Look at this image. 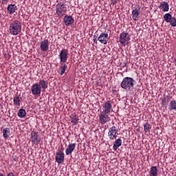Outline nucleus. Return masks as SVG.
<instances>
[{"label": "nucleus", "instance_id": "obj_13", "mask_svg": "<svg viewBox=\"0 0 176 176\" xmlns=\"http://www.w3.org/2000/svg\"><path fill=\"white\" fill-rule=\"evenodd\" d=\"M98 41L103 45H107L108 43V33H101L98 38Z\"/></svg>", "mask_w": 176, "mask_h": 176}, {"label": "nucleus", "instance_id": "obj_37", "mask_svg": "<svg viewBox=\"0 0 176 176\" xmlns=\"http://www.w3.org/2000/svg\"><path fill=\"white\" fill-rule=\"evenodd\" d=\"M94 42H96V39H94Z\"/></svg>", "mask_w": 176, "mask_h": 176}, {"label": "nucleus", "instance_id": "obj_5", "mask_svg": "<svg viewBox=\"0 0 176 176\" xmlns=\"http://www.w3.org/2000/svg\"><path fill=\"white\" fill-rule=\"evenodd\" d=\"M108 137L111 141L118 138V128L116 126H113L109 129Z\"/></svg>", "mask_w": 176, "mask_h": 176}, {"label": "nucleus", "instance_id": "obj_29", "mask_svg": "<svg viewBox=\"0 0 176 176\" xmlns=\"http://www.w3.org/2000/svg\"><path fill=\"white\" fill-rule=\"evenodd\" d=\"M144 131L145 133H150L151 132V129H152V126L151 124L148 122H146L145 124L144 125Z\"/></svg>", "mask_w": 176, "mask_h": 176}, {"label": "nucleus", "instance_id": "obj_20", "mask_svg": "<svg viewBox=\"0 0 176 176\" xmlns=\"http://www.w3.org/2000/svg\"><path fill=\"white\" fill-rule=\"evenodd\" d=\"M122 146V139L118 138L117 140H116V141L113 143V149L115 152H116V151H118V148Z\"/></svg>", "mask_w": 176, "mask_h": 176}, {"label": "nucleus", "instance_id": "obj_33", "mask_svg": "<svg viewBox=\"0 0 176 176\" xmlns=\"http://www.w3.org/2000/svg\"><path fill=\"white\" fill-rule=\"evenodd\" d=\"M6 176H14V174L12 172H10L9 173L7 174Z\"/></svg>", "mask_w": 176, "mask_h": 176}, {"label": "nucleus", "instance_id": "obj_10", "mask_svg": "<svg viewBox=\"0 0 176 176\" xmlns=\"http://www.w3.org/2000/svg\"><path fill=\"white\" fill-rule=\"evenodd\" d=\"M60 63H65L68 60V50L63 49L59 53Z\"/></svg>", "mask_w": 176, "mask_h": 176}, {"label": "nucleus", "instance_id": "obj_31", "mask_svg": "<svg viewBox=\"0 0 176 176\" xmlns=\"http://www.w3.org/2000/svg\"><path fill=\"white\" fill-rule=\"evenodd\" d=\"M167 102H168V99H166V98H164L162 101V105H166L167 104Z\"/></svg>", "mask_w": 176, "mask_h": 176}, {"label": "nucleus", "instance_id": "obj_1", "mask_svg": "<svg viewBox=\"0 0 176 176\" xmlns=\"http://www.w3.org/2000/svg\"><path fill=\"white\" fill-rule=\"evenodd\" d=\"M8 32L10 35L14 36L19 35L21 32V22L19 20L12 21L9 25Z\"/></svg>", "mask_w": 176, "mask_h": 176}, {"label": "nucleus", "instance_id": "obj_16", "mask_svg": "<svg viewBox=\"0 0 176 176\" xmlns=\"http://www.w3.org/2000/svg\"><path fill=\"white\" fill-rule=\"evenodd\" d=\"M74 21L75 20L72 16L66 15L63 19V23H65V25L67 27L71 25V24H74Z\"/></svg>", "mask_w": 176, "mask_h": 176}, {"label": "nucleus", "instance_id": "obj_35", "mask_svg": "<svg viewBox=\"0 0 176 176\" xmlns=\"http://www.w3.org/2000/svg\"><path fill=\"white\" fill-rule=\"evenodd\" d=\"M0 176H3V174L2 173H0Z\"/></svg>", "mask_w": 176, "mask_h": 176}, {"label": "nucleus", "instance_id": "obj_28", "mask_svg": "<svg viewBox=\"0 0 176 176\" xmlns=\"http://www.w3.org/2000/svg\"><path fill=\"white\" fill-rule=\"evenodd\" d=\"M171 19H173V16L170 13H166L164 15V20L166 23L171 21Z\"/></svg>", "mask_w": 176, "mask_h": 176}, {"label": "nucleus", "instance_id": "obj_34", "mask_svg": "<svg viewBox=\"0 0 176 176\" xmlns=\"http://www.w3.org/2000/svg\"><path fill=\"white\" fill-rule=\"evenodd\" d=\"M126 65H127V63H124V67H126Z\"/></svg>", "mask_w": 176, "mask_h": 176}, {"label": "nucleus", "instance_id": "obj_19", "mask_svg": "<svg viewBox=\"0 0 176 176\" xmlns=\"http://www.w3.org/2000/svg\"><path fill=\"white\" fill-rule=\"evenodd\" d=\"M17 10V6L14 4H10L7 7V12L9 14H13Z\"/></svg>", "mask_w": 176, "mask_h": 176}, {"label": "nucleus", "instance_id": "obj_22", "mask_svg": "<svg viewBox=\"0 0 176 176\" xmlns=\"http://www.w3.org/2000/svg\"><path fill=\"white\" fill-rule=\"evenodd\" d=\"M149 176H158L157 167L151 166L149 171Z\"/></svg>", "mask_w": 176, "mask_h": 176}, {"label": "nucleus", "instance_id": "obj_27", "mask_svg": "<svg viewBox=\"0 0 176 176\" xmlns=\"http://www.w3.org/2000/svg\"><path fill=\"white\" fill-rule=\"evenodd\" d=\"M169 111H176V102L175 100H171L169 103Z\"/></svg>", "mask_w": 176, "mask_h": 176}, {"label": "nucleus", "instance_id": "obj_23", "mask_svg": "<svg viewBox=\"0 0 176 176\" xmlns=\"http://www.w3.org/2000/svg\"><path fill=\"white\" fill-rule=\"evenodd\" d=\"M13 102L15 107H20V104H21V98L19 96H15L13 99Z\"/></svg>", "mask_w": 176, "mask_h": 176}, {"label": "nucleus", "instance_id": "obj_15", "mask_svg": "<svg viewBox=\"0 0 176 176\" xmlns=\"http://www.w3.org/2000/svg\"><path fill=\"white\" fill-rule=\"evenodd\" d=\"M75 148H76V144L72 143L67 146V148L65 150V154L67 156H69L74 151H75Z\"/></svg>", "mask_w": 176, "mask_h": 176}, {"label": "nucleus", "instance_id": "obj_4", "mask_svg": "<svg viewBox=\"0 0 176 176\" xmlns=\"http://www.w3.org/2000/svg\"><path fill=\"white\" fill-rule=\"evenodd\" d=\"M119 42L122 46H126L129 45V42H130V34L126 32H122L120 34Z\"/></svg>", "mask_w": 176, "mask_h": 176}, {"label": "nucleus", "instance_id": "obj_9", "mask_svg": "<svg viewBox=\"0 0 176 176\" xmlns=\"http://www.w3.org/2000/svg\"><path fill=\"white\" fill-rule=\"evenodd\" d=\"M140 14H141V8L138 6L132 10V19L134 21H137L140 19Z\"/></svg>", "mask_w": 176, "mask_h": 176}, {"label": "nucleus", "instance_id": "obj_11", "mask_svg": "<svg viewBox=\"0 0 176 176\" xmlns=\"http://www.w3.org/2000/svg\"><path fill=\"white\" fill-rule=\"evenodd\" d=\"M30 140L34 145H39V142H41V137H39L36 131L31 133Z\"/></svg>", "mask_w": 176, "mask_h": 176}, {"label": "nucleus", "instance_id": "obj_2", "mask_svg": "<svg viewBox=\"0 0 176 176\" xmlns=\"http://www.w3.org/2000/svg\"><path fill=\"white\" fill-rule=\"evenodd\" d=\"M134 86V79L131 77H125L121 82L120 87L124 90H130Z\"/></svg>", "mask_w": 176, "mask_h": 176}, {"label": "nucleus", "instance_id": "obj_26", "mask_svg": "<svg viewBox=\"0 0 176 176\" xmlns=\"http://www.w3.org/2000/svg\"><path fill=\"white\" fill-rule=\"evenodd\" d=\"M19 118H25V115H27V112L25 111V109H20L17 113Z\"/></svg>", "mask_w": 176, "mask_h": 176}, {"label": "nucleus", "instance_id": "obj_24", "mask_svg": "<svg viewBox=\"0 0 176 176\" xmlns=\"http://www.w3.org/2000/svg\"><path fill=\"white\" fill-rule=\"evenodd\" d=\"M70 119L72 120L71 122L73 123L74 126H76V124H78L79 118H78V116H76V114H72L70 116Z\"/></svg>", "mask_w": 176, "mask_h": 176}, {"label": "nucleus", "instance_id": "obj_25", "mask_svg": "<svg viewBox=\"0 0 176 176\" xmlns=\"http://www.w3.org/2000/svg\"><path fill=\"white\" fill-rule=\"evenodd\" d=\"M10 135V129L9 128H5L3 129V137L4 138H9V136Z\"/></svg>", "mask_w": 176, "mask_h": 176}, {"label": "nucleus", "instance_id": "obj_14", "mask_svg": "<svg viewBox=\"0 0 176 176\" xmlns=\"http://www.w3.org/2000/svg\"><path fill=\"white\" fill-rule=\"evenodd\" d=\"M55 160L58 164H61L64 162V153L63 151H58L56 153Z\"/></svg>", "mask_w": 176, "mask_h": 176}, {"label": "nucleus", "instance_id": "obj_32", "mask_svg": "<svg viewBox=\"0 0 176 176\" xmlns=\"http://www.w3.org/2000/svg\"><path fill=\"white\" fill-rule=\"evenodd\" d=\"M111 2L113 5H116V3H118V0H111Z\"/></svg>", "mask_w": 176, "mask_h": 176}, {"label": "nucleus", "instance_id": "obj_18", "mask_svg": "<svg viewBox=\"0 0 176 176\" xmlns=\"http://www.w3.org/2000/svg\"><path fill=\"white\" fill-rule=\"evenodd\" d=\"M158 8L159 9L162 10V12H168V10H170V6L166 1L161 2Z\"/></svg>", "mask_w": 176, "mask_h": 176}, {"label": "nucleus", "instance_id": "obj_3", "mask_svg": "<svg viewBox=\"0 0 176 176\" xmlns=\"http://www.w3.org/2000/svg\"><path fill=\"white\" fill-rule=\"evenodd\" d=\"M67 13V6L63 3H58L56 5V14L58 17H63Z\"/></svg>", "mask_w": 176, "mask_h": 176}, {"label": "nucleus", "instance_id": "obj_7", "mask_svg": "<svg viewBox=\"0 0 176 176\" xmlns=\"http://www.w3.org/2000/svg\"><path fill=\"white\" fill-rule=\"evenodd\" d=\"M99 120L101 124H105L111 121V117L109 116V114L101 112L99 115Z\"/></svg>", "mask_w": 176, "mask_h": 176}, {"label": "nucleus", "instance_id": "obj_36", "mask_svg": "<svg viewBox=\"0 0 176 176\" xmlns=\"http://www.w3.org/2000/svg\"><path fill=\"white\" fill-rule=\"evenodd\" d=\"M3 2H6V1H9V0H2Z\"/></svg>", "mask_w": 176, "mask_h": 176}, {"label": "nucleus", "instance_id": "obj_8", "mask_svg": "<svg viewBox=\"0 0 176 176\" xmlns=\"http://www.w3.org/2000/svg\"><path fill=\"white\" fill-rule=\"evenodd\" d=\"M31 91L33 96H41V94L42 93V90L41 89V87L38 85V82H36L32 85Z\"/></svg>", "mask_w": 176, "mask_h": 176}, {"label": "nucleus", "instance_id": "obj_17", "mask_svg": "<svg viewBox=\"0 0 176 176\" xmlns=\"http://www.w3.org/2000/svg\"><path fill=\"white\" fill-rule=\"evenodd\" d=\"M40 48L42 52H47L49 50V40L45 39L41 43Z\"/></svg>", "mask_w": 176, "mask_h": 176}, {"label": "nucleus", "instance_id": "obj_12", "mask_svg": "<svg viewBox=\"0 0 176 176\" xmlns=\"http://www.w3.org/2000/svg\"><path fill=\"white\" fill-rule=\"evenodd\" d=\"M38 85L39 86L40 89H41L42 91H46V89L49 87V82L45 79H40L38 80Z\"/></svg>", "mask_w": 176, "mask_h": 176}, {"label": "nucleus", "instance_id": "obj_21", "mask_svg": "<svg viewBox=\"0 0 176 176\" xmlns=\"http://www.w3.org/2000/svg\"><path fill=\"white\" fill-rule=\"evenodd\" d=\"M67 66L65 63H60V67L58 69V72L60 75H64L65 71L67 70Z\"/></svg>", "mask_w": 176, "mask_h": 176}, {"label": "nucleus", "instance_id": "obj_30", "mask_svg": "<svg viewBox=\"0 0 176 176\" xmlns=\"http://www.w3.org/2000/svg\"><path fill=\"white\" fill-rule=\"evenodd\" d=\"M169 23H170V24L172 27H175L176 26V19H175V17L172 16Z\"/></svg>", "mask_w": 176, "mask_h": 176}, {"label": "nucleus", "instance_id": "obj_6", "mask_svg": "<svg viewBox=\"0 0 176 176\" xmlns=\"http://www.w3.org/2000/svg\"><path fill=\"white\" fill-rule=\"evenodd\" d=\"M102 113L110 114L112 111V104L111 101L107 100L102 104Z\"/></svg>", "mask_w": 176, "mask_h": 176}]
</instances>
